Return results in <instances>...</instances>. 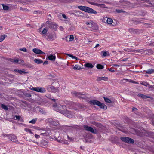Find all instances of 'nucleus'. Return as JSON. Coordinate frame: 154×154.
Here are the masks:
<instances>
[{
  "instance_id": "obj_1",
  "label": "nucleus",
  "mask_w": 154,
  "mask_h": 154,
  "mask_svg": "<svg viewBox=\"0 0 154 154\" xmlns=\"http://www.w3.org/2000/svg\"><path fill=\"white\" fill-rule=\"evenodd\" d=\"M89 103L91 105H97L99 106L101 109H103L105 110L107 109V106L104 104L96 100H93L90 101Z\"/></svg>"
},
{
  "instance_id": "obj_2",
  "label": "nucleus",
  "mask_w": 154,
  "mask_h": 154,
  "mask_svg": "<svg viewBox=\"0 0 154 154\" xmlns=\"http://www.w3.org/2000/svg\"><path fill=\"white\" fill-rule=\"evenodd\" d=\"M120 139L122 141L125 143L131 144L134 143V140L128 137H121Z\"/></svg>"
},
{
  "instance_id": "obj_3",
  "label": "nucleus",
  "mask_w": 154,
  "mask_h": 154,
  "mask_svg": "<svg viewBox=\"0 0 154 154\" xmlns=\"http://www.w3.org/2000/svg\"><path fill=\"white\" fill-rule=\"evenodd\" d=\"M85 130L90 131L94 134H97V131L95 129H94L93 128L90 126H88L87 125H84L83 126Z\"/></svg>"
},
{
  "instance_id": "obj_4",
  "label": "nucleus",
  "mask_w": 154,
  "mask_h": 154,
  "mask_svg": "<svg viewBox=\"0 0 154 154\" xmlns=\"http://www.w3.org/2000/svg\"><path fill=\"white\" fill-rule=\"evenodd\" d=\"M57 108L56 111L63 114L65 113V112L66 110V106H64L60 105Z\"/></svg>"
},
{
  "instance_id": "obj_5",
  "label": "nucleus",
  "mask_w": 154,
  "mask_h": 154,
  "mask_svg": "<svg viewBox=\"0 0 154 154\" xmlns=\"http://www.w3.org/2000/svg\"><path fill=\"white\" fill-rule=\"evenodd\" d=\"M72 94L73 95L78 97L79 98L84 99H86V97L85 95L82 94L81 93L74 92H72Z\"/></svg>"
},
{
  "instance_id": "obj_6",
  "label": "nucleus",
  "mask_w": 154,
  "mask_h": 154,
  "mask_svg": "<svg viewBox=\"0 0 154 154\" xmlns=\"http://www.w3.org/2000/svg\"><path fill=\"white\" fill-rule=\"evenodd\" d=\"M86 24L88 25V27L92 28L94 30H97L98 29V27L96 24H93L91 22H86Z\"/></svg>"
},
{
  "instance_id": "obj_7",
  "label": "nucleus",
  "mask_w": 154,
  "mask_h": 154,
  "mask_svg": "<svg viewBox=\"0 0 154 154\" xmlns=\"http://www.w3.org/2000/svg\"><path fill=\"white\" fill-rule=\"evenodd\" d=\"M48 90L49 91H52L53 92H57L58 91V90L57 88L54 87L53 86L49 85L47 88Z\"/></svg>"
},
{
  "instance_id": "obj_8",
  "label": "nucleus",
  "mask_w": 154,
  "mask_h": 154,
  "mask_svg": "<svg viewBox=\"0 0 154 154\" xmlns=\"http://www.w3.org/2000/svg\"><path fill=\"white\" fill-rule=\"evenodd\" d=\"M85 12L91 14H96L97 13V11L93 9L88 7H86Z\"/></svg>"
},
{
  "instance_id": "obj_9",
  "label": "nucleus",
  "mask_w": 154,
  "mask_h": 154,
  "mask_svg": "<svg viewBox=\"0 0 154 154\" xmlns=\"http://www.w3.org/2000/svg\"><path fill=\"white\" fill-rule=\"evenodd\" d=\"M147 49H141L137 50H132L131 51L137 52L141 53L142 54H147Z\"/></svg>"
},
{
  "instance_id": "obj_10",
  "label": "nucleus",
  "mask_w": 154,
  "mask_h": 154,
  "mask_svg": "<svg viewBox=\"0 0 154 154\" xmlns=\"http://www.w3.org/2000/svg\"><path fill=\"white\" fill-rule=\"evenodd\" d=\"M33 51L35 54H45V53L42 52L41 50L36 48H34L32 50Z\"/></svg>"
},
{
  "instance_id": "obj_11",
  "label": "nucleus",
  "mask_w": 154,
  "mask_h": 154,
  "mask_svg": "<svg viewBox=\"0 0 154 154\" xmlns=\"http://www.w3.org/2000/svg\"><path fill=\"white\" fill-rule=\"evenodd\" d=\"M65 116L69 118H71L73 116L72 113L69 111L66 110L65 113L63 114Z\"/></svg>"
},
{
  "instance_id": "obj_12",
  "label": "nucleus",
  "mask_w": 154,
  "mask_h": 154,
  "mask_svg": "<svg viewBox=\"0 0 154 154\" xmlns=\"http://www.w3.org/2000/svg\"><path fill=\"white\" fill-rule=\"evenodd\" d=\"M9 139L13 142H15L17 140V137L14 134L9 135Z\"/></svg>"
},
{
  "instance_id": "obj_13",
  "label": "nucleus",
  "mask_w": 154,
  "mask_h": 154,
  "mask_svg": "<svg viewBox=\"0 0 154 154\" xmlns=\"http://www.w3.org/2000/svg\"><path fill=\"white\" fill-rule=\"evenodd\" d=\"M14 72H16L20 74H22L27 73V72H25L24 71L22 70H19L18 69H15L14 71Z\"/></svg>"
},
{
  "instance_id": "obj_14",
  "label": "nucleus",
  "mask_w": 154,
  "mask_h": 154,
  "mask_svg": "<svg viewBox=\"0 0 154 154\" xmlns=\"http://www.w3.org/2000/svg\"><path fill=\"white\" fill-rule=\"evenodd\" d=\"M146 135L149 136L150 137L154 139V132H152L150 131H147L146 133Z\"/></svg>"
},
{
  "instance_id": "obj_15",
  "label": "nucleus",
  "mask_w": 154,
  "mask_h": 154,
  "mask_svg": "<svg viewBox=\"0 0 154 154\" xmlns=\"http://www.w3.org/2000/svg\"><path fill=\"white\" fill-rule=\"evenodd\" d=\"M37 92L41 93H44L46 91V90L44 88H42L41 87H37Z\"/></svg>"
},
{
  "instance_id": "obj_16",
  "label": "nucleus",
  "mask_w": 154,
  "mask_h": 154,
  "mask_svg": "<svg viewBox=\"0 0 154 154\" xmlns=\"http://www.w3.org/2000/svg\"><path fill=\"white\" fill-rule=\"evenodd\" d=\"M24 62L23 60H18V59H14V63L17 64H22Z\"/></svg>"
},
{
  "instance_id": "obj_17",
  "label": "nucleus",
  "mask_w": 154,
  "mask_h": 154,
  "mask_svg": "<svg viewBox=\"0 0 154 154\" xmlns=\"http://www.w3.org/2000/svg\"><path fill=\"white\" fill-rule=\"evenodd\" d=\"M108 79V78L106 77H98L97 78V81H99L102 80L107 81Z\"/></svg>"
},
{
  "instance_id": "obj_18",
  "label": "nucleus",
  "mask_w": 154,
  "mask_h": 154,
  "mask_svg": "<svg viewBox=\"0 0 154 154\" xmlns=\"http://www.w3.org/2000/svg\"><path fill=\"white\" fill-rule=\"evenodd\" d=\"M49 27L55 31L57 27V25L53 23L51 26H49Z\"/></svg>"
},
{
  "instance_id": "obj_19",
  "label": "nucleus",
  "mask_w": 154,
  "mask_h": 154,
  "mask_svg": "<svg viewBox=\"0 0 154 154\" xmlns=\"http://www.w3.org/2000/svg\"><path fill=\"white\" fill-rule=\"evenodd\" d=\"M49 120L50 122L53 125L56 126L58 125L59 123L58 122L53 121L52 119H49Z\"/></svg>"
},
{
  "instance_id": "obj_20",
  "label": "nucleus",
  "mask_w": 154,
  "mask_h": 154,
  "mask_svg": "<svg viewBox=\"0 0 154 154\" xmlns=\"http://www.w3.org/2000/svg\"><path fill=\"white\" fill-rule=\"evenodd\" d=\"M56 57L55 55H50L48 57V59L51 61H54L55 60Z\"/></svg>"
},
{
  "instance_id": "obj_21",
  "label": "nucleus",
  "mask_w": 154,
  "mask_h": 154,
  "mask_svg": "<svg viewBox=\"0 0 154 154\" xmlns=\"http://www.w3.org/2000/svg\"><path fill=\"white\" fill-rule=\"evenodd\" d=\"M126 4L129 5L130 7L132 8H134V6H136L137 5V4L135 3H131L130 2L127 1L126 2Z\"/></svg>"
},
{
  "instance_id": "obj_22",
  "label": "nucleus",
  "mask_w": 154,
  "mask_h": 154,
  "mask_svg": "<svg viewBox=\"0 0 154 154\" xmlns=\"http://www.w3.org/2000/svg\"><path fill=\"white\" fill-rule=\"evenodd\" d=\"M47 39H49L50 40L53 41L54 40V35L53 34H49L47 36V38L46 37Z\"/></svg>"
},
{
  "instance_id": "obj_23",
  "label": "nucleus",
  "mask_w": 154,
  "mask_h": 154,
  "mask_svg": "<svg viewBox=\"0 0 154 154\" xmlns=\"http://www.w3.org/2000/svg\"><path fill=\"white\" fill-rule=\"evenodd\" d=\"M105 19H107L106 22L107 23L110 24H112L113 22V20L112 19L110 18H107V17H105L104 19L105 20Z\"/></svg>"
},
{
  "instance_id": "obj_24",
  "label": "nucleus",
  "mask_w": 154,
  "mask_h": 154,
  "mask_svg": "<svg viewBox=\"0 0 154 154\" xmlns=\"http://www.w3.org/2000/svg\"><path fill=\"white\" fill-rule=\"evenodd\" d=\"M34 61L35 63L38 64H41L43 62L42 60L39 59H35Z\"/></svg>"
},
{
  "instance_id": "obj_25",
  "label": "nucleus",
  "mask_w": 154,
  "mask_h": 154,
  "mask_svg": "<svg viewBox=\"0 0 154 154\" xmlns=\"http://www.w3.org/2000/svg\"><path fill=\"white\" fill-rule=\"evenodd\" d=\"M85 66L86 67L89 68H92L94 66L92 64H91L89 63H87L85 64Z\"/></svg>"
},
{
  "instance_id": "obj_26",
  "label": "nucleus",
  "mask_w": 154,
  "mask_h": 154,
  "mask_svg": "<svg viewBox=\"0 0 154 154\" xmlns=\"http://www.w3.org/2000/svg\"><path fill=\"white\" fill-rule=\"evenodd\" d=\"M103 98L104 99L105 102H106L109 103H112V101L110 99L105 97H103Z\"/></svg>"
},
{
  "instance_id": "obj_27",
  "label": "nucleus",
  "mask_w": 154,
  "mask_h": 154,
  "mask_svg": "<svg viewBox=\"0 0 154 154\" xmlns=\"http://www.w3.org/2000/svg\"><path fill=\"white\" fill-rule=\"evenodd\" d=\"M78 8L79 9L85 12V8H86V6H78Z\"/></svg>"
},
{
  "instance_id": "obj_28",
  "label": "nucleus",
  "mask_w": 154,
  "mask_h": 154,
  "mask_svg": "<svg viewBox=\"0 0 154 154\" xmlns=\"http://www.w3.org/2000/svg\"><path fill=\"white\" fill-rule=\"evenodd\" d=\"M1 107L5 110H8V107L5 105L3 104H2L1 105Z\"/></svg>"
},
{
  "instance_id": "obj_29",
  "label": "nucleus",
  "mask_w": 154,
  "mask_h": 154,
  "mask_svg": "<svg viewBox=\"0 0 154 154\" xmlns=\"http://www.w3.org/2000/svg\"><path fill=\"white\" fill-rule=\"evenodd\" d=\"M96 67L98 69H101L104 68V66L100 64H98L96 66Z\"/></svg>"
},
{
  "instance_id": "obj_30",
  "label": "nucleus",
  "mask_w": 154,
  "mask_h": 154,
  "mask_svg": "<svg viewBox=\"0 0 154 154\" xmlns=\"http://www.w3.org/2000/svg\"><path fill=\"white\" fill-rule=\"evenodd\" d=\"M154 73V70L153 69H149L146 71V73L151 74Z\"/></svg>"
},
{
  "instance_id": "obj_31",
  "label": "nucleus",
  "mask_w": 154,
  "mask_h": 154,
  "mask_svg": "<svg viewBox=\"0 0 154 154\" xmlns=\"http://www.w3.org/2000/svg\"><path fill=\"white\" fill-rule=\"evenodd\" d=\"M93 124L95 125L96 126L98 127L99 128H101L102 126V125L98 123L95 122H94L93 123Z\"/></svg>"
},
{
  "instance_id": "obj_32",
  "label": "nucleus",
  "mask_w": 154,
  "mask_h": 154,
  "mask_svg": "<svg viewBox=\"0 0 154 154\" xmlns=\"http://www.w3.org/2000/svg\"><path fill=\"white\" fill-rule=\"evenodd\" d=\"M103 53V55H102V57H106L107 55V51H103L101 52V54H102Z\"/></svg>"
},
{
  "instance_id": "obj_33",
  "label": "nucleus",
  "mask_w": 154,
  "mask_h": 154,
  "mask_svg": "<svg viewBox=\"0 0 154 154\" xmlns=\"http://www.w3.org/2000/svg\"><path fill=\"white\" fill-rule=\"evenodd\" d=\"M7 36L5 35H2L0 37V42L3 41L6 37Z\"/></svg>"
},
{
  "instance_id": "obj_34",
  "label": "nucleus",
  "mask_w": 154,
  "mask_h": 154,
  "mask_svg": "<svg viewBox=\"0 0 154 154\" xmlns=\"http://www.w3.org/2000/svg\"><path fill=\"white\" fill-rule=\"evenodd\" d=\"M37 120V119L36 118L34 119H32V120L29 121V123H32V124H35V123L36 122Z\"/></svg>"
},
{
  "instance_id": "obj_35",
  "label": "nucleus",
  "mask_w": 154,
  "mask_h": 154,
  "mask_svg": "<svg viewBox=\"0 0 154 154\" xmlns=\"http://www.w3.org/2000/svg\"><path fill=\"white\" fill-rule=\"evenodd\" d=\"M141 84L143 85L146 86H148L149 87V84L147 83L146 82H143L142 83H141Z\"/></svg>"
},
{
  "instance_id": "obj_36",
  "label": "nucleus",
  "mask_w": 154,
  "mask_h": 154,
  "mask_svg": "<svg viewBox=\"0 0 154 154\" xmlns=\"http://www.w3.org/2000/svg\"><path fill=\"white\" fill-rule=\"evenodd\" d=\"M150 98L152 100H153V98L152 97H151L149 96H146V95H143V99H146V98Z\"/></svg>"
},
{
  "instance_id": "obj_37",
  "label": "nucleus",
  "mask_w": 154,
  "mask_h": 154,
  "mask_svg": "<svg viewBox=\"0 0 154 154\" xmlns=\"http://www.w3.org/2000/svg\"><path fill=\"white\" fill-rule=\"evenodd\" d=\"M147 54L150 55L153 53V51L151 49H147Z\"/></svg>"
},
{
  "instance_id": "obj_38",
  "label": "nucleus",
  "mask_w": 154,
  "mask_h": 154,
  "mask_svg": "<svg viewBox=\"0 0 154 154\" xmlns=\"http://www.w3.org/2000/svg\"><path fill=\"white\" fill-rule=\"evenodd\" d=\"M81 69L80 67H79L78 65H76L73 68V69L75 70H79Z\"/></svg>"
},
{
  "instance_id": "obj_39",
  "label": "nucleus",
  "mask_w": 154,
  "mask_h": 154,
  "mask_svg": "<svg viewBox=\"0 0 154 154\" xmlns=\"http://www.w3.org/2000/svg\"><path fill=\"white\" fill-rule=\"evenodd\" d=\"M24 129L26 132H28L31 134H33V133L31 131V130L30 129L26 128Z\"/></svg>"
},
{
  "instance_id": "obj_40",
  "label": "nucleus",
  "mask_w": 154,
  "mask_h": 154,
  "mask_svg": "<svg viewBox=\"0 0 154 154\" xmlns=\"http://www.w3.org/2000/svg\"><path fill=\"white\" fill-rule=\"evenodd\" d=\"M128 31L130 32H132L134 33L136 32V29L132 28L129 29H128Z\"/></svg>"
},
{
  "instance_id": "obj_41",
  "label": "nucleus",
  "mask_w": 154,
  "mask_h": 154,
  "mask_svg": "<svg viewBox=\"0 0 154 154\" xmlns=\"http://www.w3.org/2000/svg\"><path fill=\"white\" fill-rule=\"evenodd\" d=\"M3 8L5 10H8L9 8V7L6 5H4V4H2Z\"/></svg>"
},
{
  "instance_id": "obj_42",
  "label": "nucleus",
  "mask_w": 154,
  "mask_h": 154,
  "mask_svg": "<svg viewBox=\"0 0 154 154\" xmlns=\"http://www.w3.org/2000/svg\"><path fill=\"white\" fill-rule=\"evenodd\" d=\"M53 23L51 21H49V20H48V21H47L46 23V24L49 25V26H51Z\"/></svg>"
},
{
  "instance_id": "obj_43",
  "label": "nucleus",
  "mask_w": 154,
  "mask_h": 154,
  "mask_svg": "<svg viewBox=\"0 0 154 154\" xmlns=\"http://www.w3.org/2000/svg\"><path fill=\"white\" fill-rule=\"evenodd\" d=\"M20 50L22 51H23V52H27V49H26V48H25V47H24V48H20L19 49Z\"/></svg>"
},
{
  "instance_id": "obj_44",
  "label": "nucleus",
  "mask_w": 154,
  "mask_h": 154,
  "mask_svg": "<svg viewBox=\"0 0 154 154\" xmlns=\"http://www.w3.org/2000/svg\"><path fill=\"white\" fill-rule=\"evenodd\" d=\"M59 106V105H57L56 103L53 105V107L55 108V110H57V108H58Z\"/></svg>"
},
{
  "instance_id": "obj_45",
  "label": "nucleus",
  "mask_w": 154,
  "mask_h": 154,
  "mask_svg": "<svg viewBox=\"0 0 154 154\" xmlns=\"http://www.w3.org/2000/svg\"><path fill=\"white\" fill-rule=\"evenodd\" d=\"M116 11L118 13H121L122 12H125V11H123V10L122 9V10H119V9H116Z\"/></svg>"
},
{
  "instance_id": "obj_46",
  "label": "nucleus",
  "mask_w": 154,
  "mask_h": 154,
  "mask_svg": "<svg viewBox=\"0 0 154 154\" xmlns=\"http://www.w3.org/2000/svg\"><path fill=\"white\" fill-rule=\"evenodd\" d=\"M24 95L28 97H30L31 96V95L30 94L28 93H25L24 94Z\"/></svg>"
},
{
  "instance_id": "obj_47",
  "label": "nucleus",
  "mask_w": 154,
  "mask_h": 154,
  "mask_svg": "<svg viewBox=\"0 0 154 154\" xmlns=\"http://www.w3.org/2000/svg\"><path fill=\"white\" fill-rule=\"evenodd\" d=\"M39 112L43 114H46V112L43 109H41L39 110Z\"/></svg>"
},
{
  "instance_id": "obj_48",
  "label": "nucleus",
  "mask_w": 154,
  "mask_h": 154,
  "mask_svg": "<svg viewBox=\"0 0 154 154\" xmlns=\"http://www.w3.org/2000/svg\"><path fill=\"white\" fill-rule=\"evenodd\" d=\"M47 30L45 28H44L42 32V33L43 34H45L47 32Z\"/></svg>"
},
{
  "instance_id": "obj_49",
  "label": "nucleus",
  "mask_w": 154,
  "mask_h": 154,
  "mask_svg": "<svg viewBox=\"0 0 154 154\" xmlns=\"http://www.w3.org/2000/svg\"><path fill=\"white\" fill-rule=\"evenodd\" d=\"M74 39V36L73 35H71L69 37V41H72Z\"/></svg>"
},
{
  "instance_id": "obj_50",
  "label": "nucleus",
  "mask_w": 154,
  "mask_h": 154,
  "mask_svg": "<svg viewBox=\"0 0 154 154\" xmlns=\"http://www.w3.org/2000/svg\"><path fill=\"white\" fill-rule=\"evenodd\" d=\"M78 106L79 108L81 109H82L84 108V106H82V105L80 104H79Z\"/></svg>"
},
{
  "instance_id": "obj_51",
  "label": "nucleus",
  "mask_w": 154,
  "mask_h": 154,
  "mask_svg": "<svg viewBox=\"0 0 154 154\" xmlns=\"http://www.w3.org/2000/svg\"><path fill=\"white\" fill-rule=\"evenodd\" d=\"M105 5L104 4L97 3V6L100 7H103V6Z\"/></svg>"
},
{
  "instance_id": "obj_52",
  "label": "nucleus",
  "mask_w": 154,
  "mask_h": 154,
  "mask_svg": "<svg viewBox=\"0 0 154 154\" xmlns=\"http://www.w3.org/2000/svg\"><path fill=\"white\" fill-rule=\"evenodd\" d=\"M15 118H16L15 119L18 120L20 119L21 118L20 116L19 115H16L15 116Z\"/></svg>"
},
{
  "instance_id": "obj_53",
  "label": "nucleus",
  "mask_w": 154,
  "mask_h": 154,
  "mask_svg": "<svg viewBox=\"0 0 154 154\" xmlns=\"http://www.w3.org/2000/svg\"><path fill=\"white\" fill-rule=\"evenodd\" d=\"M129 82H130V83H133L136 84H137L138 83L136 81H134L133 80H130Z\"/></svg>"
},
{
  "instance_id": "obj_54",
  "label": "nucleus",
  "mask_w": 154,
  "mask_h": 154,
  "mask_svg": "<svg viewBox=\"0 0 154 154\" xmlns=\"http://www.w3.org/2000/svg\"><path fill=\"white\" fill-rule=\"evenodd\" d=\"M144 94H139L137 95V96L139 97H140L142 98H143V96Z\"/></svg>"
},
{
  "instance_id": "obj_55",
  "label": "nucleus",
  "mask_w": 154,
  "mask_h": 154,
  "mask_svg": "<svg viewBox=\"0 0 154 154\" xmlns=\"http://www.w3.org/2000/svg\"><path fill=\"white\" fill-rule=\"evenodd\" d=\"M89 3L92 5L97 6V3L94 2H89Z\"/></svg>"
},
{
  "instance_id": "obj_56",
  "label": "nucleus",
  "mask_w": 154,
  "mask_h": 154,
  "mask_svg": "<svg viewBox=\"0 0 154 154\" xmlns=\"http://www.w3.org/2000/svg\"><path fill=\"white\" fill-rule=\"evenodd\" d=\"M141 1L146 2L147 3H149V4H150L151 5H152V3L150 2V1L149 0H141Z\"/></svg>"
},
{
  "instance_id": "obj_57",
  "label": "nucleus",
  "mask_w": 154,
  "mask_h": 154,
  "mask_svg": "<svg viewBox=\"0 0 154 154\" xmlns=\"http://www.w3.org/2000/svg\"><path fill=\"white\" fill-rule=\"evenodd\" d=\"M137 110V109L135 107H134L132 108V112H134L135 111Z\"/></svg>"
},
{
  "instance_id": "obj_58",
  "label": "nucleus",
  "mask_w": 154,
  "mask_h": 154,
  "mask_svg": "<svg viewBox=\"0 0 154 154\" xmlns=\"http://www.w3.org/2000/svg\"><path fill=\"white\" fill-rule=\"evenodd\" d=\"M48 20H52L51 19V16L50 14H49L48 15Z\"/></svg>"
},
{
  "instance_id": "obj_59",
  "label": "nucleus",
  "mask_w": 154,
  "mask_h": 154,
  "mask_svg": "<svg viewBox=\"0 0 154 154\" xmlns=\"http://www.w3.org/2000/svg\"><path fill=\"white\" fill-rule=\"evenodd\" d=\"M108 69L109 70V71H111V72H115V70H114L113 69H112V68H108Z\"/></svg>"
},
{
  "instance_id": "obj_60",
  "label": "nucleus",
  "mask_w": 154,
  "mask_h": 154,
  "mask_svg": "<svg viewBox=\"0 0 154 154\" xmlns=\"http://www.w3.org/2000/svg\"><path fill=\"white\" fill-rule=\"evenodd\" d=\"M62 16L65 19H67V17L66 16V15L64 14H62Z\"/></svg>"
},
{
  "instance_id": "obj_61",
  "label": "nucleus",
  "mask_w": 154,
  "mask_h": 154,
  "mask_svg": "<svg viewBox=\"0 0 154 154\" xmlns=\"http://www.w3.org/2000/svg\"><path fill=\"white\" fill-rule=\"evenodd\" d=\"M66 54L70 57L72 58H73L74 57V56H73V55L71 54Z\"/></svg>"
},
{
  "instance_id": "obj_62",
  "label": "nucleus",
  "mask_w": 154,
  "mask_h": 154,
  "mask_svg": "<svg viewBox=\"0 0 154 154\" xmlns=\"http://www.w3.org/2000/svg\"><path fill=\"white\" fill-rule=\"evenodd\" d=\"M9 60L11 62L14 63V59L10 58L9 59Z\"/></svg>"
},
{
  "instance_id": "obj_63",
  "label": "nucleus",
  "mask_w": 154,
  "mask_h": 154,
  "mask_svg": "<svg viewBox=\"0 0 154 154\" xmlns=\"http://www.w3.org/2000/svg\"><path fill=\"white\" fill-rule=\"evenodd\" d=\"M48 62L46 60L44 61V62L43 63V65H45V64H48Z\"/></svg>"
},
{
  "instance_id": "obj_64",
  "label": "nucleus",
  "mask_w": 154,
  "mask_h": 154,
  "mask_svg": "<svg viewBox=\"0 0 154 154\" xmlns=\"http://www.w3.org/2000/svg\"><path fill=\"white\" fill-rule=\"evenodd\" d=\"M35 137L36 138H38L40 137V136L38 135L35 134Z\"/></svg>"
}]
</instances>
